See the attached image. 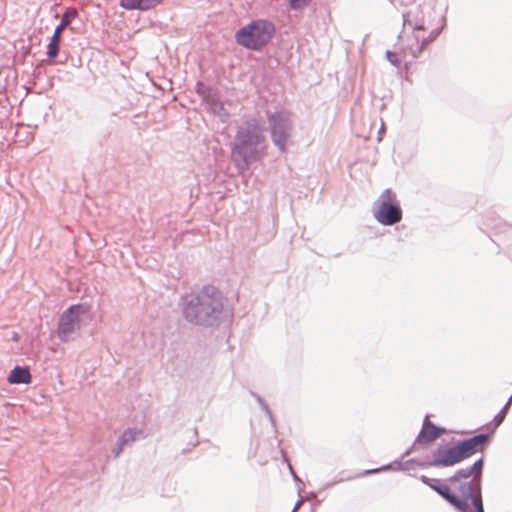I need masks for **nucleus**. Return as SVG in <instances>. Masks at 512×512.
Masks as SVG:
<instances>
[{
    "mask_svg": "<svg viewBox=\"0 0 512 512\" xmlns=\"http://www.w3.org/2000/svg\"><path fill=\"white\" fill-rule=\"evenodd\" d=\"M310 0H289V5L294 10H300L306 6H308Z\"/></svg>",
    "mask_w": 512,
    "mask_h": 512,
    "instance_id": "a211bd4d",
    "label": "nucleus"
},
{
    "mask_svg": "<svg viewBox=\"0 0 512 512\" xmlns=\"http://www.w3.org/2000/svg\"><path fill=\"white\" fill-rule=\"evenodd\" d=\"M422 481L437 492V487H447V484H440L436 479H430L426 476H422Z\"/></svg>",
    "mask_w": 512,
    "mask_h": 512,
    "instance_id": "f3484780",
    "label": "nucleus"
},
{
    "mask_svg": "<svg viewBox=\"0 0 512 512\" xmlns=\"http://www.w3.org/2000/svg\"><path fill=\"white\" fill-rule=\"evenodd\" d=\"M7 380L10 384H29L32 381V376L28 367L16 366L10 372Z\"/></svg>",
    "mask_w": 512,
    "mask_h": 512,
    "instance_id": "9b49d317",
    "label": "nucleus"
},
{
    "mask_svg": "<svg viewBox=\"0 0 512 512\" xmlns=\"http://www.w3.org/2000/svg\"><path fill=\"white\" fill-rule=\"evenodd\" d=\"M511 402L512 397L509 399V401L506 403L503 409L494 417L493 423L495 428L498 427L503 422Z\"/></svg>",
    "mask_w": 512,
    "mask_h": 512,
    "instance_id": "dca6fc26",
    "label": "nucleus"
},
{
    "mask_svg": "<svg viewBox=\"0 0 512 512\" xmlns=\"http://www.w3.org/2000/svg\"><path fill=\"white\" fill-rule=\"evenodd\" d=\"M391 191L386 190L382 195L386 201H383L375 212L376 219L384 225H393L402 219V211L396 206L390 204L388 201L391 199Z\"/></svg>",
    "mask_w": 512,
    "mask_h": 512,
    "instance_id": "1a4fd4ad",
    "label": "nucleus"
},
{
    "mask_svg": "<svg viewBox=\"0 0 512 512\" xmlns=\"http://www.w3.org/2000/svg\"><path fill=\"white\" fill-rule=\"evenodd\" d=\"M482 460L471 467L457 471L447 487H437V493L446 499L459 512H484L480 475Z\"/></svg>",
    "mask_w": 512,
    "mask_h": 512,
    "instance_id": "f257e3e1",
    "label": "nucleus"
},
{
    "mask_svg": "<svg viewBox=\"0 0 512 512\" xmlns=\"http://www.w3.org/2000/svg\"><path fill=\"white\" fill-rule=\"evenodd\" d=\"M222 309V297L217 288L206 286L185 308L186 318L196 324H203L210 316Z\"/></svg>",
    "mask_w": 512,
    "mask_h": 512,
    "instance_id": "7ed1b4c3",
    "label": "nucleus"
},
{
    "mask_svg": "<svg viewBox=\"0 0 512 512\" xmlns=\"http://www.w3.org/2000/svg\"><path fill=\"white\" fill-rule=\"evenodd\" d=\"M263 129L256 119H250L245 122L236 135V145L234 152L244 150L248 147H254L264 141Z\"/></svg>",
    "mask_w": 512,
    "mask_h": 512,
    "instance_id": "423d86ee",
    "label": "nucleus"
},
{
    "mask_svg": "<svg viewBox=\"0 0 512 512\" xmlns=\"http://www.w3.org/2000/svg\"><path fill=\"white\" fill-rule=\"evenodd\" d=\"M141 434H142V431L137 430V429L129 428V429L125 430L119 439V450H121L124 445L138 439Z\"/></svg>",
    "mask_w": 512,
    "mask_h": 512,
    "instance_id": "ddd939ff",
    "label": "nucleus"
},
{
    "mask_svg": "<svg viewBox=\"0 0 512 512\" xmlns=\"http://www.w3.org/2000/svg\"><path fill=\"white\" fill-rule=\"evenodd\" d=\"M268 120L271 126V134L274 143L281 150H284L288 138V131L290 130L288 117L283 113H276L270 115Z\"/></svg>",
    "mask_w": 512,
    "mask_h": 512,
    "instance_id": "6e6552de",
    "label": "nucleus"
},
{
    "mask_svg": "<svg viewBox=\"0 0 512 512\" xmlns=\"http://www.w3.org/2000/svg\"><path fill=\"white\" fill-rule=\"evenodd\" d=\"M487 440V435L479 434L457 445H440L433 454V464L442 467L453 466L476 452L482 451Z\"/></svg>",
    "mask_w": 512,
    "mask_h": 512,
    "instance_id": "f03ea898",
    "label": "nucleus"
},
{
    "mask_svg": "<svg viewBox=\"0 0 512 512\" xmlns=\"http://www.w3.org/2000/svg\"><path fill=\"white\" fill-rule=\"evenodd\" d=\"M404 24L413 26V31L411 35H407L401 40L402 57L411 56L417 58L436 39L437 33L428 31L422 24L413 25L406 16L404 17Z\"/></svg>",
    "mask_w": 512,
    "mask_h": 512,
    "instance_id": "39448f33",
    "label": "nucleus"
},
{
    "mask_svg": "<svg viewBox=\"0 0 512 512\" xmlns=\"http://www.w3.org/2000/svg\"><path fill=\"white\" fill-rule=\"evenodd\" d=\"M386 57H387L388 61L392 65H395V66H398L402 61L401 57H399V55L397 53H394L392 51H387Z\"/></svg>",
    "mask_w": 512,
    "mask_h": 512,
    "instance_id": "6ab92c4d",
    "label": "nucleus"
},
{
    "mask_svg": "<svg viewBox=\"0 0 512 512\" xmlns=\"http://www.w3.org/2000/svg\"><path fill=\"white\" fill-rule=\"evenodd\" d=\"M84 305H74L68 308L60 317L58 335L61 340H68L69 336L81 326V315L87 313Z\"/></svg>",
    "mask_w": 512,
    "mask_h": 512,
    "instance_id": "0eeeda50",
    "label": "nucleus"
},
{
    "mask_svg": "<svg viewBox=\"0 0 512 512\" xmlns=\"http://www.w3.org/2000/svg\"><path fill=\"white\" fill-rule=\"evenodd\" d=\"M443 433V430L437 428L433 423L427 421L424 423L418 437L417 442L420 444H428L436 440Z\"/></svg>",
    "mask_w": 512,
    "mask_h": 512,
    "instance_id": "9d476101",
    "label": "nucleus"
},
{
    "mask_svg": "<svg viewBox=\"0 0 512 512\" xmlns=\"http://www.w3.org/2000/svg\"><path fill=\"white\" fill-rule=\"evenodd\" d=\"M61 35L54 32L47 46V56L50 59L57 57L60 50Z\"/></svg>",
    "mask_w": 512,
    "mask_h": 512,
    "instance_id": "4468645a",
    "label": "nucleus"
},
{
    "mask_svg": "<svg viewBox=\"0 0 512 512\" xmlns=\"http://www.w3.org/2000/svg\"><path fill=\"white\" fill-rule=\"evenodd\" d=\"M275 34V26L267 20H255L245 25L235 34L236 42L251 50L266 46Z\"/></svg>",
    "mask_w": 512,
    "mask_h": 512,
    "instance_id": "20e7f679",
    "label": "nucleus"
},
{
    "mask_svg": "<svg viewBox=\"0 0 512 512\" xmlns=\"http://www.w3.org/2000/svg\"><path fill=\"white\" fill-rule=\"evenodd\" d=\"M77 16V11L74 9L67 10L61 18L60 24L56 27L55 31L57 34L62 35V32L70 25L72 20Z\"/></svg>",
    "mask_w": 512,
    "mask_h": 512,
    "instance_id": "2eb2a0df",
    "label": "nucleus"
},
{
    "mask_svg": "<svg viewBox=\"0 0 512 512\" xmlns=\"http://www.w3.org/2000/svg\"><path fill=\"white\" fill-rule=\"evenodd\" d=\"M160 2L161 0H121L120 5L128 10H148L157 6Z\"/></svg>",
    "mask_w": 512,
    "mask_h": 512,
    "instance_id": "f8f14e48",
    "label": "nucleus"
}]
</instances>
